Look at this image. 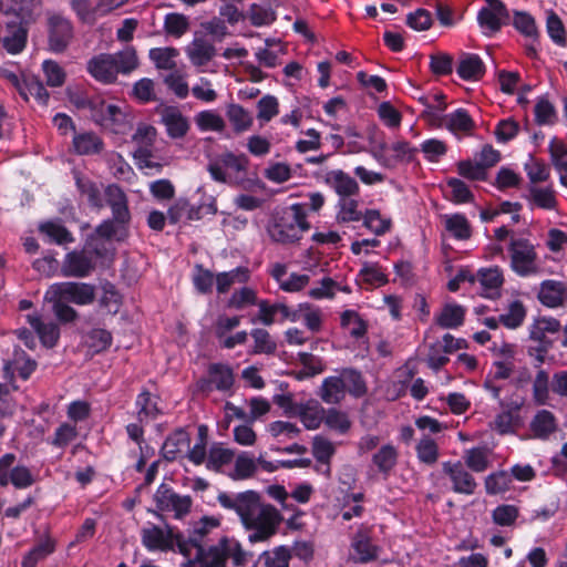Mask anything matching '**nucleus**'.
I'll use <instances>...</instances> for the list:
<instances>
[{"label": "nucleus", "mask_w": 567, "mask_h": 567, "mask_svg": "<svg viewBox=\"0 0 567 567\" xmlns=\"http://www.w3.org/2000/svg\"><path fill=\"white\" fill-rule=\"evenodd\" d=\"M221 507L234 511L244 528L250 534V543L266 542L278 533L284 519L279 509L272 504L266 503L261 495L252 489L228 494L221 492L217 496Z\"/></svg>", "instance_id": "nucleus-1"}, {"label": "nucleus", "mask_w": 567, "mask_h": 567, "mask_svg": "<svg viewBox=\"0 0 567 567\" xmlns=\"http://www.w3.org/2000/svg\"><path fill=\"white\" fill-rule=\"evenodd\" d=\"M104 197L106 205L111 209L112 217L103 220L96 227V234L103 238H115L117 241L124 240L128 236L132 219L128 197L117 184H109L104 189Z\"/></svg>", "instance_id": "nucleus-2"}, {"label": "nucleus", "mask_w": 567, "mask_h": 567, "mask_svg": "<svg viewBox=\"0 0 567 567\" xmlns=\"http://www.w3.org/2000/svg\"><path fill=\"white\" fill-rule=\"evenodd\" d=\"M228 560L235 567H243L247 563L246 553L237 539L221 536L195 553L190 561L199 567H227Z\"/></svg>", "instance_id": "nucleus-3"}, {"label": "nucleus", "mask_w": 567, "mask_h": 567, "mask_svg": "<svg viewBox=\"0 0 567 567\" xmlns=\"http://www.w3.org/2000/svg\"><path fill=\"white\" fill-rule=\"evenodd\" d=\"M310 229L307 213L302 204H292L279 214L268 227L272 241L287 245L299 241L305 231Z\"/></svg>", "instance_id": "nucleus-4"}, {"label": "nucleus", "mask_w": 567, "mask_h": 567, "mask_svg": "<svg viewBox=\"0 0 567 567\" xmlns=\"http://www.w3.org/2000/svg\"><path fill=\"white\" fill-rule=\"evenodd\" d=\"M92 122L101 130L115 135L126 134L133 126V116L124 103H112L104 99L93 104Z\"/></svg>", "instance_id": "nucleus-5"}, {"label": "nucleus", "mask_w": 567, "mask_h": 567, "mask_svg": "<svg viewBox=\"0 0 567 567\" xmlns=\"http://www.w3.org/2000/svg\"><path fill=\"white\" fill-rule=\"evenodd\" d=\"M249 158L245 154L227 152L210 162L207 169L215 182L238 186L246 179Z\"/></svg>", "instance_id": "nucleus-6"}, {"label": "nucleus", "mask_w": 567, "mask_h": 567, "mask_svg": "<svg viewBox=\"0 0 567 567\" xmlns=\"http://www.w3.org/2000/svg\"><path fill=\"white\" fill-rule=\"evenodd\" d=\"M326 184L331 187L339 199L337 203V220L349 223L354 220V179L341 169L326 174Z\"/></svg>", "instance_id": "nucleus-7"}, {"label": "nucleus", "mask_w": 567, "mask_h": 567, "mask_svg": "<svg viewBox=\"0 0 567 567\" xmlns=\"http://www.w3.org/2000/svg\"><path fill=\"white\" fill-rule=\"evenodd\" d=\"M181 540L182 532L169 524L164 526L148 524L141 530L142 545L148 551L167 553L177 550L179 553Z\"/></svg>", "instance_id": "nucleus-8"}, {"label": "nucleus", "mask_w": 567, "mask_h": 567, "mask_svg": "<svg viewBox=\"0 0 567 567\" xmlns=\"http://www.w3.org/2000/svg\"><path fill=\"white\" fill-rule=\"evenodd\" d=\"M508 252L511 268L519 277H529L538 272L535 245L527 238H512Z\"/></svg>", "instance_id": "nucleus-9"}, {"label": "nucleus", "mask_w": 567, "mask_h": 567, "mask_svg": "<svg viewBox=\"0 0 567 567\" xmlns=\"http://www.w3.org/2000/svg\"><path fill=\"white\" fill-rule=\"evenodd\" d=\"M219 525V519L207 516L195 523L192 528L187 529L186 534L182 533L179 554L190 558L193 553H197L203 547L212 543V532L217 529Z\"/></svg>", "instance_id": "nucleus-10"}, {"label": "nucleus", "mask_w": 567, "mask_h": 567, "mask_svg": "<svg viewBox=\"0 0 567 567\" xmlns=\"http://www.w3.org/2000/svg\"><path fill=\"white\" fill-rule=\"evenodd\" d=\"M235 383L233 368L227 363H210L207 368V374L196 382L199 392L209 394L213 391L221 393H231Z\"/></svg>", "instance_id": "nucleus-11"}, {"label": "nucleus", "mask_w": 567, "mask_h": 567, "mask_svg": "<svg viewBox=\"0 0 567 567\" xmlns=\"http://www.w3.org/2000/svg\"><path fill=\"white\" fill-rule=\"evenodd\" d=\"M354 385V369L347 368L338 374L326 378L318 391L319 398L327 404H338Z\"/></svg>", "instance_id": "nucleus-12"}, {"label": "nucleus", "mask_w": 567, "mask_h": 567, "mask_svg": "<svg viewBox=\"0 0 567 567\" xmlns=\"http://www.w3.org/2000/svg\"><path fill=\"white\" fill-rule=\"evenodd\" d=\"M154 501L158 511L173 513L176 519H182L188 515L193 506V499L189 495H179L165 483L157 487Z\"/></svg>", "instance_id": "nucleus-13"}, {"label": "nucleus", "mask_w": 567, "mask_h": 567, "mask_svg": "<svg viewBox=\"0 0 567 567\" xmlns=\"http://www.w3.org/2000/svg\"><path fill=\"white\" fill-rule=\"evenodd\" d=\"M386 143L379 144L373 152V158L383 167L393 169L399 164H410L415 159L417 148L413 147L408 141H398L390 146L392 155H386Z\"/></svg>", "instance_id": "nucleus-14"}, {"label": "nucleus", "mask_w": 567, "mask_h": 567, "mask_svg": "<svg viewBox=\"0 0 567 567\" xmlns=\"http://www.w3.org/2000/svg\"><path fill=\"white\" fill-rule=\"evenodd\" d=\"M488 7H483L477 13V22L485 34L501 31L503 25L509 23L511 13L502 0H485Z\"/></svg>", "instance_id": "nucleus-15"}, {"label": "nucleus", "mask_w": 567, "mask_h": 567, "mask_svg": "<svg viewBox=\"0 0 567 567\" xmlns=\"http://www.w3.org/2000/svg\"><path fill=\"white\" fill-rule=\"evenodd\" d=\"M48 32L49 49L54 53L64 52L74 37L72 22L61 14L49 17Z\"/></svg>", "instance_id": "nucleus-16"}, {"label": "nucleus", "mask_w": 567, "mask_h": 567, "mask_svg": "<svg viewBox=\"0 0 567 567\" xmlns=\"http://www.w3.org/2000/svg\"><path fill=\"white\" fill-rule=\"evenodd\" d=\"M59 297L66 302L79 306L91 305L95 300V287L87 282L64 281L50 286Z\"/></svg>", "instance_id": "nucleus-17"}, {"label": "nucleus", "mask_w": 567, "mask_h": 567, "mask_svg": "<svg viewBox=\"0 0 567 567\" xmlns=\"http://www.w3.org/2000/svg\"><path fill=\"white\" fill-rule=\"evenodd\" d=\"M94 258L89 255L84 247L74 249L64 256L61 265V275L63 277L85 278L95 269Z\"/></svg>", "instance_id": "nucleus-18"}, {"label": "nucleus", "mask_w": 567, "mask_h": 567, "mask_svg": "<svg viewBox=\"0 0 567 567\" xmlns=\"http://www.w3.org/2000/svg\"><path fill=\"white\" fill-rule=\"evenodd\" d=\"M442 470L452 482V489L454 493L464 495H473L475 493L477 483L461 461L443 462Z\"/></svg>", "instance_id": "nucleus-19"}, {"label": "nucleus", "mask_w": 567, "mask_h": 567, "mask_svg": "<svg viewBox=\"0 0 567 567\" xmlns=\"http://www.w3.org/2000/svg\"><path fill=\"white\" fill-rule=\"evenodd\" d=\"M86 70L96 81L111 84L116 81L118 69L111 53H100L87 61Z\"/></svg>", "instance_id": "nucleus-20"}, {"label": "nucleus", "mask_w": 567, "mask_h": 567, "mask_svg": "<svg viewBox=\"0 0 567 567\" xmlns=\"http://www.w3.org/2000/svg\"><path fill=\"white\" fill-rule=\"evenodd\" d=\"M161 122L173 140L185 137L190 128L188 118L176 106L164 107L161 112Z\"/></svg>", "instance_id": "nucleus-21"}, {"label": "nucleus", "mask_w": 567, "mask_h": 567, "mask_svg": "<svg viewBox=\"0 0 567 567\" xmlns=\"http://www.w3.org/2000/svg\"><path fill=\"white\" fill-rule=\"evenodd\" d=\"M539 302L547 308H558L567 301V284L547 279L540 282L537 295Z\"/></svg>", "instance_id": "nucleus-22"}, {"label": "nucleus", "mask_w": 567, "mask_h": 567, "mask_svg": "<svg viewBox=\"0 0 567 567\" xmlns=\"http://www.w3.org/2000/svg\"><path fill=\"white\" fill-rule=\"evenodd\" d=\"M486 72L482 58L476 53L463 52L456 66V74L464 81H478Z\"/></svg>", "instance_id": "nucleus-23"}, {"label": "nucleus", "mask_w": 567, "mask_h": 567, "mask_svg": "<svg viewBox=\"0 0 567 567\" xmlns=\"http://www.w3.org/2000/svg\"><path fill=\"white\" fill-rule=\"evenodd\" d=\"M7 34L2 38V47L9 54L21 53L28 41V30L22 22H8L6 24Z\"/></svg>", "instance_id": "nucleus-24"}, {"label": "nucleus", "mask_w": 567, "mask_h": 567, "mask_svg": "<svg viewBox=\"0 0 567 567\" xmlns=\"http://www.w3.org/2000/svg\"><path fill=\"white\" fill-rule=\"evenodd\" d=\"M27 321L37 332L43 347L51 349L56 346L60 339V328L55 322H44L37 313L28 315Z\"/></svg>", "instance_id": "nucleus-25"}, {"label": "nucleus", "mask_w": 567, "mask_h": 567, "mask_svg": "<svg viewBox=\"0 0 567 567\" xmlns=\"http://www.w3.org/2000/svg\"><path fill=\"white\" fill-rule=\"evenodd\" d=\"M73 151L78 155H97L104 150V142L95 132L75 133L72 140Z\"/></svg>", "instance_id": "nucleus-26"}, {"label": "nucleus", "mask_w": 567, "mask_h": 567, "mask_svg": "<svg viewBox=\"0 0 567 567\" xmlns=\"http://www.w3.org/2000/svg\"><path fill=\"white\" fill-rule=\"evenodd\" d=\"M72 175L76 189L81 196L86 197V200L91 207L101 209L104 204L99 185L78 169H73Z\"/></svg>", "instance_id": "nucleus-27"}, {"label": "nucleus", "mask_w": 567, "mask_h": 567, "mask_svg": "<svg viewBox=\"0 0 567 567\" xmlns=\"http://www.w3.org/2000/svg\"><path fill=\"white\" fill-rule=\"evenodd\" d=\"M529 429L535 439L543 441L548 440L558 429L557 419L553 412L539 410L532 419Z\"/></svg>", "instance_id": "nucleus-28"}, {"label": "nucleus", "mask_w": 567, "mask_h": 567, "mask_svg": "<svg viewBox=\"0 0 567 567\" xmlns=\"http://www.w3.org/2000/svg\"><path fill=\"white\" fill-rule=\"evenodd\" d=\"M37 369V362L31 359L23 350H16L13 359L4 362L3 371L6 377L13 378L14 371H18L22 380H28Z\"/></svg>", "instance_id": "nucleus-29"}, {"label": "nucleus", "mask_w": 567, "mask_h": 567, "mask_svg": "<svg viewBox=\"0 0 567 567\" xmlns=\"http://www.w3.org/2000/svg\"><path fill=\"white\" fill-rule=\"evenodd\" d=\"M186 53L193 65L202 68L214 59L216 49L206 39L196 38L187 45Z\"/></svg>", "instance_id": "nucleus-30"}, {"label": "nucleus", "mask_w": 567, "mask_h": 567, "mask_svg": "<svg viewBox=\"0 0 567 567\" xmlns=\"http://www.w3.org/2000/svg\"><path fill=\"white\" fill-rule=\"evenodd\" d=\"M135 406L137 409L136 419L141 422L150 423L162 414L158 408V398L147 389H143L136 396Z\"/></svg>", "instance_id": "nucleus-31"}, {"label": "nucleus", "mask_w": 567, "mask_h": 567, "mask_svg": "<svg viewBox=\"0 0 567 567\" xmlns=\"http://www.w3.org/2000/svg\"><path fill=\"white\" fill-rule=\"evenodd\" d=\"M444 126L454 135L458 133L472 135L476 124L468 111L460 107L444 116Z\"/></svg>", "instance_id": "nucleus-32"}, {"label": "nucleus", "mask_w": 567, "mask_h": 567, "mask_svg": "<svg viewBox=\"0 0 567 567\" xmlns=\"http://www.w3.org/2000/svg\"><path fill=\"white\" fill-rule=\"evenodd\" d=\"M156 137V127L147 123H138L135 133L132 135V142L136 146L133 154L147 155L150 151L154 150Z\"/></svg>", "instance_id": "nucleus-33"}, {"label": "nucleus", "mask_w": 567, "mask_h": 567, "mask_svg": "<svg viewBox=\"0 0 567 567\" xmlns=\"http://www.w3.org/2000/svg\"><path fill=\"white\" fill-rule=\"evenodd\" d=\"M466 309L457 303H445L439 315L435 316V323L443 329H457L464 323Z\"/></svg>", "instance_id": "nucleus-34"}, {"label": "nucleus", "mask_w": 567, "mask_h": 567, "mask_svg": "<svg viewBox=\"0 0 567 567\" xmlns=\"http://www.w3.org/2000/svg\"><path fill=\"white\" fill-rule=\"evenodd\" d=\"M190 437L185 430H176L169 434L162 447L163 456L167 461H174L185 449H189Z\"/></svg>", "instance_id": "nucleus-35"}, {"label": "nucleus", "mask_w": 567, "mask_h": 567, "mask_svg": "<svg viewBox=\"0 0 567 567\" xmlns=\"http://www.w3.org/2000/svg\"><path fill=\"white\" fill-rule=\"evenodd\" d=\"M381 551V546L367 536L361 529L357 530V563L368 564L375 561Z\"/></svg>", "instance_id": "nucleus-36"}, {"label": "nucleus", "mask_w": 567, "mask_h": 567, "mask_svg": "<svg viewBox=\"0 0 567 567\" xmlns=\"http://www.w3.org/2000/svg\"><path fill=\"white\" fill-rule=\"evenodd\" d=\"M44 300L51 303L52 311L56 319L62 323H70L75 321L78 312L68 302L54 293V290L48 289L44 295Z\"/></svg>", "instance_id": "nucleus-37"}, {"label": "nucleus", "mask_w": 567, "mask_h": 567, "mask_svg": "<svg viewBox=\"0 0 567 567\" xmlns=\"http://www.w3.org/2000/svg\"><path fill=\"white\" fill-rule=\"evenodd\" d=\"M55 550V540L50 536L41 539L34 545L23 557L21 567H35L37 564L43 560Z\"/></svg>", "instance_id": "nucleus-38"}, {"label": "nucleus", "mask_w": 567, "mask_h": 567, "mask_svg": "<svg viewBox=\"0 0 567 567\" xmlns=\"http://www.w3.org/2000/svg\"><path fill=\"white\" fill-rule=\"evenodd\" d=\"M324 413V408L318 401L311 400L301 406L299 415L308 430H316L323 422Z\"/></svg>", "instance_id": "nucleus-39"}, {"label": "nucleus", "mask_w": 567, "mask_h": 567, "mask_svg": "<svg viewBox=\"0 0 567 567\" xmlns=\"http://www.w3.org/2000/svg\"><path fill=\"white\" fill-rule=\"evenodd\" d=\"M359 220H362V226L377 236L385 234L391 226V220L383 218L377 209H367L363 215L357 212V221Z\"/></svg>", "instance_id": "nucleus-40"}, {"label": "nucleus", "mask_w": 567, "mask_h": 567, "mask_svg": "<svg viewBox=\"0 0 567 567\" xmlns=\"http://www.w3.org/2000/svg\"><path fill=\"white\" fill-rule=\"evenodd\" d=\"M19 92L25 101L33 97L40 105L44 106L48 104L50 97L48 90L37 78L25 79L23 84L19 85Z\"/></svg>", "instance_id": "nucleus-41"}, {"label": "nucleus", "mask_w": 567, "mask_h": 567, "mask_svg": "<svg viewBox=\"0 0 567 567\" xmlns=\"http://www.w3.org/2000/svg\"><path fill=\"white\" fill-rule=\"evenodd\" d=\"M463 460V464L475 473H483L489 466L488 452L487 449L483 446L465 450Z\"/></svg>", "instance_id": "nucleus-42"}, {"label": "nucleus", "mask_w": 567, "mask_h": 567, "mask_svg": "<svg viewBox=\"0 0 567 567\" xmlns=\"http://www.w3.org/2000/svg\"><path fill=\"white\" fill-rule=\"evenodd\" d=\"M512 483V476L506 471H496L485 477V492L487 495L504 494L511 489Z\"/></svg>", "instance_id": "nucleus-43"}, {"label": "nucleus", "mask_w": 567, "mask_h": 567, "mask_svg": "<svg viewBox=\"0 0 567 567\" xmlns=\"http://www.w3.org/2000/svg\"><path fill=\"white\" fill-rule=\"evenodd\" d=\"M291 558V549L286 545L265 550L260 555V560L264 563L265 567H289Z\"/></svg>", "instance_id": "nucleus-44"}, {"label": "nucleus", "mask_w": 567, "mask_h": 567, "mask_svg": "<svg viewBox=\"0 0 567 567\" xmlns=\"http://www.w3.org/2000/svg\"><path fill=\"white\" fill-rule=\"evenodd\" d=\"M234 456L233 450L223 447L221 444H214L208 451L206 467L209 471L219 472L223 466L233 461Z\"/></svg>", "instance_id": "nucleus-45"}, {"label": "nucleus", "mask_w": 567, "mask_h": 567, "mask_svg": "<svg viewBox=\"0 0 567 567\" xmlns=\"http://www.w3.org/2000/svg\"><path fill=\"white\" fill-rule=\"evenodd\" d=\"M546 30L550 40L558 47H567V31L559 16L549 10L546 19Z\"/></svg>", "instance_id": "nucleus-46"}, {"label": "nucleus", "mask_w": 567, "mask_h": 567, "mask_svg": "<svg viewBox=\"0 0 567 567\" xmlns=\"http://www.w3.org/2000/svg\"><path fill=\"white\" fill-rule=\"evenodd\" d=\"M257 472V462L254 456L247 452H241L235 460L234 470L230 473L233 480H247Z\"/></svg>", "instance_id": "nucleus-47"}, {"label": "nucleus", "mask_w": 567, "mask_h": 567, "mask_svg": "<svg viewBox=\"0 0 567 567\" xmlns=\"http://www.w3.org/2000/svg\"><path fill=\"white\" fill-rule=\"evenodd\" d=\"M227 117L236 133L248 131L254 123V118L250 112H248L239 104H230L228 106Z\"/></svg>", "instance_id": "nucleus-48"}, {"label": "nucleus", "mask_w": 567, "mask_h": 567, "mask_svg": "<svg viewBox=\"0 0 567 567\" xmlns=\"http://www.w3.org/2000/svg\"><path fill=\"white\" fill-rule=\"evenodd\" d=\"M40 231L49 238V241L64 245L74 241L71 231L59 221H47L40 226Z\"/></svg>", "instance_id": "nucleus-49"}, {"label": "nucleus", "mask_w": 567, "mask_h": 567, "mask_svg": "<svg viewBox=\"0 0 567 567\" xmlns=\"http://www.w3.org/2000/svg\"><path fill=\"white\" fill-rule=\"evenodd\" d=\"M254 339L252 354H274L277 351V343L270 333L261 328L252 329L250 332Z\"/></svg>", "instance_id": "nucleus-50"}, {"label": "nucleus", "mask_w": 567, "mask_h": 567, "mask_svg": "<svg viewBox=\"0 0 567 567\" xmlns=\"http://www.w3.org/2000/svg\"><path fill=\"white\" fill-rule=\"evenodd\" d=\"M512 24L526 38L534 39V41L539 38L535 19L526 11L514 10Z\"/></svg>", "instance_id": "nucleus-51"}, {"label": "nucleus", "mask_w": 567, "mask_h": 567, "mask_svg": "<svg viewBox=\"0 0 567 567\" xmlns=\"http://www.w3.org/2000/svg\"><path fill=\"white\" fill-rule=\"evenodd\" d=\"M334 453L332 443L321 436H316L312 442V454L317 462L321 464L324 475L330 474V458Z\"/></svg>", "instance_id": "nucleus-52"}, {"label": "nucleus", "mask_w": 567, "mask_h": 567, "mask_svg": "<svg viewBox=\"0 0 567 567\" xmlns=\"http://www.w3.org/2000/svg\"><path fill=\"white\" fill-rule=\"evenodd\" d=\"M258 301L257 292L250 287H241L235 290L226 302L228 309L241 310L246 307L256 306Z\"/></svg>", "instance_id": "nucleus-53"}, {"label": "nucleus", "mask_w": 567, "mask_h": 567, "mask_svg": "<svg viewBox=\"0 0 567 567\" xmlns=\"http://www.w3.org/2000/svg\"><path fill=\"white\" fill-rule=\"evenodd\" d=\"M373 464L383 475H389L398 461V452L394 446L383 445L372 457Z\"/></svg>", "instance_id": "nucleus-54"}, {"label": "nucleus", "mask_w": 567, "mask_h": 567, "mask_svg": "<svg viewBox=\"0 0 567 567\" xmlns=\"http://www.w3.org/2000/svg\"><path fill=\"white\" fill-rule=\"evenodd\" d=\"M195 123L202 132H223L225 128L224 118L213 110H206L195 115Z\"/></svg>", "instance_id": "nucleus-55"}, {"label": "nucleus", "mask_w": 567, "mask_h": 567, "mask_svg": "<svg viewBox=\"0 0 567 567\" xmlns=\"http://www.w3.org/2000/svg\"><path fill=\"white\" fill-rule=\"evenodd\" d=\"M189 29V20L183 13L171 12L164 18V31L167 35L181 38Z\"/></svg>", "instance_id": "nucleus-56"}, {"label": "nucleus", "mask_w": 567, "mask_h": 567, "mask_svg": "<svg viewBox=\"0 0 567 567\" xmlns=\"http://www.w3.org/2000/svg\"><path fill=\"white\" fill-rule=\"evenodd\" d=\"M535 122L538 125H553L557 120L554 104L546 97L539 96L534 107Z\"/></svg>", "instance_id": "nucleus-57"}, {"label": "nucleus", "mask_w": 567, "mask_h": 567, "mask_svg": "<svg viewBox=\"0 0 567 567\" xmlns=\"http://www.w3.org/2000/svg\"><path fill=\"white\" fill-rule=\"evenodd\" d=\"M112 56L115 60V68L118 69V73L128 74L138 66L136 50L131 45L112 54Z\"/></svg>", "instance_id": "nucleus-58"}, {"label": "nucleus", "mask_w": 567, "mask_h": 567, "mask_svg": "<svg viewBox=\"0 0 567 567\" xmlns=\"http://www.w3.org/2000/svg\"><path fill=\"white\" fill-rule=\"evenodd\" d=\"M192 281L197 292L207 295L213 291L215 276L209 269H206L203 265L197 264L194 267Z\"/></svg>", "instance_id": "nucleus-59"}, {"label": "nucleus", "mask_w": 567, "mask_h": 567, "mask_svg": "<svg viewBox=\"0 0 567 567\" xmlns=\"http://www.w3.org/2000/svg\"><path fill=\"white\" fill-rule=\"evenodd\" d=\"M526 317V309L522 301L514 300L509 303L508 311L499 316V322L508 329L520 327Z\"/></svg>", "instance_id": "nucleus-60"}, {"label": "nucleus", "mask_w": 567, "mask_h": 567, "mask_svg": "<svg viewBox=\"0 0 567 567\" xmlns=\"http://www.w3.org/2000/svg\"><path fill=\"white\" fill-rule=\"evenodd\" d=\"M78 429L75 424L69 422L61 423L54 431L49 444L58 449H65L71 442L78 437Z\"/></svg>", "instance_id": "nucleus-61"}, {"label": "nucleus", "mask_w": 567, "mask_h": 567, "mask_svg": "<svg viewBox=\"0 0 567 567\" xmlns=\"http://www.w3.org/2000/svg\"><path fill=\"white\" fill-rule=\"evenodd\" d=\"M279 113V102L274 95L267 94L257 102V118L261 125L270 122Z\"/></svg>", "instance_id": "nucleus-62"}, {"label": "nucleus", "mask_w": 567, "mask_h": 567, "mask_svg": "<svg viewBox=\"0 0 567 567\" xmlns=\"http://www.w3.org/2000/svg\"><path fill=\"white\" fill-rule=\"evenodd\" d=\"M429 68L435 76H447L453 72V56L446 52L433 53Z\"/></svg>", "instance_id": "nucleus-63"}, {"label": "nucleus", "mask_w": 567, "mask_h": 567, "mask_svg": "<svg viewBox=\"0 0 567 567\" xmlns=\"http://www.w3.org/2000/svg\"><path fill=\"white\" fill-rule=\"evenodd\" d=\"M177 50L174 48H154L150 50V59L157 69L172 70L175 68L174 58Z\"/></svg>", "instance_id": "nucleus-64"}]
</instances>
